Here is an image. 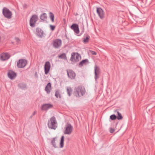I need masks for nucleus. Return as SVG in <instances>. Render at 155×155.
Instances as JSON below:
<instances>
[{"label":"nucleus","mask_w":155,"mask_h":155,"mask_svg":"<svg viewBox=\"0 0 155 155\" xmlns=\"http://www.w3.org/2000/svg\"><path fill=\"white\" fill-rule=\"evenodd\" d=\"M74 94L78 97L83 96L85 93V90L82 86H79L75 87Z\"/></svg>","instance_id":"obj_1"},{"label":"nucleus","mask_w":155,"mask_h":155,"mask_svg":"<svg viewBox=\"0 0 155 155\" xmlns=\"http://www.w3.org/2000/svg\"><path fill=\"white\" fill-rule=\"evenodd\" d=\"M48 127L50 129L55 130L58 127L57 122L55 117H52L48 120Z\"/></svg>","instance_id":"obj_2"},{"label":"nucleus","mask_w":155,"mask_h":155,"mask_svg":"<svg viewBox=\"0 0 155 155\" xmlns=\"http://www.w3.org/2000/svg\"><path fill=\"white\" fill-rule=\"evenodd\" d=\"M3 14L5 18L10 19L12 18V12L6 8H4L2 10Z\"/></svg>","instance_id":"obj_3"},{"label":"nucleus","mask_w":155,"mask_h":155,"mask_svg":"<svg viewBox=\"0 0 155 155\" xmlns=\"http://www.w3.org/2000/svg\"><path fill=\"white\" fill-rule=\"evenodd\" d=\"M38 19V16L36 15H34L32 16L29 21L30 25L31 27H34L35 26Z\"/></svg>","instance_id":"obj_4"},{"label":"nucleus","mask_w":155,"mask_h":155,"mask_svg":"<svg viewBox=\"0 0 155 155\" xmlns=\"http://www.w3.org/2000/svg\"><path fill=\"white\" fill-rule=\"evenodd\" d=\"M65 129L64 131V133L65 134L68 135L70 134L73 130V128L71 125L68 124L65 127Z\"/></svg>","instance_id":"obj_5"},{"label":"nucleus","mask_w":155,"mask_h":155,"mask_svg":"<svg viewBox=\"0 0 155 155\" xmlns=\"http://www.w3.org/2000/svg\"><path fill=\"white\" fill-rule=\"evenodd\" d=\"M62 44V41L61 40L59 39H57L54 41L53 43V45L55 48H58L61 46Z\"/></svg>","instance_id":"obj_6"},{"label":"nucleus","mask_w":155,"mask_h":155,"mask_svg":"<svg viewBox=\"0 0 155 155\" xmlns=\"http://www.w3.org/2000/svg\"><path fill=\"white\" fill-rule=\"evenodd\" d=\"M27 64V61L25 59L19 60L17 62V66L20 68L24 67Z\"/></svg>","instance_id":"obj_7"},{"label":"nucleus","mask_w":155,"mask_h":155,"mask_svg":"<svg viewBox=\"0 0 155 155\" xmlns=\"http://www.w3.org/2000/svg\"><path fill=\"white\" fill-rule=\"evenodd\" d=\"M97 12L100 18L102 19L104 18V12L101 8H97Z\"/></svg>","instance_id":"obj_8"},{"label":"nucleus","mask_w":155,"mask_h":155,"mask_svg":"<svg viewBox=\"0 0 155 155\" xmlns=\"http://www.w3.org/2000/svg\"><path fill=\"white\" fill-rule=\"evenodd\" d=\"M51 68L50 63L49 61H46L45 63L44 66L45 72L46 74H47Z\"/></svg>","instance_id":"obj_9"},{"label":"nucleus","mask_w":155,"mask_h":155,"mask_svg":"<svg viewBox=\"0 0 155 155\" xmlns=\"http://www.w3.org/2000/svg\"><path fill=\"white\" fill-rule=\"evenodd\" d=\"M71 28L73 30L74 32L76 34H78L79 32V30L78 25L76 24H73L71 26Z\"/></svg>","instance_id":"obj_10"},{"label":"nucleus","mask_w":155,"mask_h":155,"mask_svg":"<svg viewBox=\"0 0 155 155\" xmlns=\"http://www.w3.org/2000/svg\"><path fill=\"white\" fill-rule=\"evenodd\" d=\"M67 74L68 77L71 79H74L76 76L74 72L72 70H70L67 71Z\"/></svg>","instance_id":"obj_11"},{"label":"nucleus","mask_w":155,"mask_h":155,"mask_svg":"<svg viewBox=\"0 0 155 155\" xmlns=\"http://www.w3.org/2000/svg\"><path fill=\"white\" fill-rule=\"evenodd\" d=\"M8 75V77L11 80L15 79L16 76V74L12 71H9Z\"/></svg>","instance_id":"obj_12"},{"label":"nucleus","mask_w":155,"mask_h":155,"mask_svg":"<svg viewBox=\"0 0 155 155\" xmlns=\"http://www.w3.org/2000/svg\"><path fill=\"white\" fill-rule=\"evenodd\" d=\"M53 106L52 104H43L41 107V109L43 110H47L51 108Z\"/></svg>","instance_id":"obj_13"},{"label":"nucleus","mask_w":155,"mask_h":155,"mask_svg":"<svg viewBox=\"0 0 155 155\" xmlns=\"http://www.w3.org/2000/svg\"><path fill=\"white\" fill-rule=\"evenodd\" d=\"M10 57L9 55L7 53H3L1 55V59L2 61L7 60Z\"/></svg>","instance_id":"obj_14"},{"label":"nucleus","mask_w":155,"mask_h":155,"mask_svg":"<svg viewBox=\"0 0 155 155\" xmlns=\"http://www.w3.org/2000/svg\"><path fill=\"white\" fill-rule=\"evenodd\" d=\"M99 72L100 71L99 69H97V67L95 66L94 67V74L95 79L96 80L99 78L98 74L99 73Z\"/></svg>","instance_id":"obj_15"},{"label":"nucleus","mask_w":155,"mask_h":155,"mask_svg":"<svg viewBox=\"0 0 155 155\" xmlns=\"http://www.w3.org/2000/svg\"><path fill=\"white\" fill-rule=\"evenodd\" d=\"M51 88V84L49 82L45 87V90L47 93L49 94L50 92Z\"/></svg>","instance_id":"obj_16"},{"label":"nucleus","mask_w":155,"mask_h":155,"mask_svg":"<svg viewBox=\"0 0 155 155\" xmlns=\"http://www.w3.org/2000/svg\"><path fill=\"white\" fill-rule=\"evenodd\" d=\"M89 63V61L88 59H86L84 60H82L81 61L79 64V66L80 67H82L84 64L86 65L87 63Z\"/></svg>","instance_id":"obj_17"},{"label":"nucleus","mask_w":155,"mask_h":155,"mask_svg":"<svg viewBox=\"0 0 155 155\" xmlns=\"http://www.w3.org/2000/svg\"><path fill=\"white\" fill-rule=\"evenodd\" d=\"M74 56L75 57V62L79 61L81 58L80 55L77 53H74Z\"/></svg>","instance_id":"obj_18"},{"label":"nucleus","mask_w":155,"mask_h":155,"mask_svg":"<svg viewBox=\"0 0 155 155\" xmlns=\"http://www.w3.org/2000/svg\"><path fill=\"white\" fill-rule=\"evenodd\" d=\"M46 35V34L43 30L40 29L39 30V37L44 38L45 37Z\"/></svg>","instance_id":"obj_19"},{"label":"nucleus","mask_w":155,"mask_h":155,"mask_svg":"<svg viewBox=\"0 0 155 155\" xmlns=\"http://www.w3.org/2000/svg\"><path fill=\"white\" fill-rule=\"evenodd\" d=\"M67 91L68 95L69 96H70L72 94V91L71 87H67Z\"/></svg>","instance_id":"obj_20"},{"label":"nucleus","mask_w":155,"mask_h":155,"mask_svg":"<svg viewBox=\"0 0 155 155\" xmlns=\"http://www.w3.org/2000/svg\"><path fill=\"white\" fill-rule=\"evenodd\" d=\"M40 18L41 20H45L47 18V15L46 13H43L41 15Z\"/></svg>","instance_id":"obj_21"},{"label":"nucleus","mask_w":155,"mask_h":155,"mask_svg":"<svg viewBox=\"0 0 155 155\" xmlns=\"http://www.w3.org/2000/svg\"><path fill=\"white\" fill-rule=\"evenodd\" d=\"M56 137L53 138L51 141V144L52 145L53 147L55 148L57 147L56 145Z\"/></svg>","instance_id":"obj_22"},{"label":"nucleus","mask_w":155,"mask_h":155,"mask_svg":"<svg viewBox=\"0 0 155 155\" xmlns=\"http://www.w3.org/2000/svg\"><path fill=\"white\" fill-rule=\"evenodd\" d=\"M64 136H62L61 138L60 142V147L62 148L64 146Z\"/></svg>","instance_id":"obj_23"},{"label":"nucleus","mask_w":155,"mask_h":155,"mask_svg":"<svg viewBox=\"0 0 155 155\" xmlns=\"http://www.w3.org/2000/svg\"><path fill=\"white\" fill-rule=\"evenodd\" d=\"M49 16L51 21L53 22L54 21V14L51 12H50L49 13Z\"/></svg>","instance_id":"obj_24"},{"label":"nucleus","mask_w":155,"mask_h":155,"mask_svg":"<svg viewBox=\"0 0 155 155\" xmlns=\"http://www.w3.org/2000/svg\"><path fill=\"white\" fill-rule=\"evenodd\" d=\"M58 57L59 58L64 59V60L67 59L66 55V54L64 53L59 55Z\"/></svg>","instance_id":"obj_25"},{"label":"nucleus","mask_w":155,"mask_h":155,"mask_svg":"<svg viewBox=\"0 0 155 155\" xmlns=\"http://www.w3.org/2000/svg\"><path fill=\"white\" fill-rule=\"evenodd\" d=\"M116 112H117V118L118 120H120L122 119L123 117L122 116L121 113H120L119 111H116Z\"/></svg>","instance_id":"obj_26"},{"label":"nucleus","mask_w":155,"mask_h":155,"mask_svg":"<svg viewBox=\"0 0 155 155\" xmlns=\"http://www.w3.org/2000/svg\"><path fill=\"white\" fill-rule=\"evenodd\" d=\"M55 96L57 98H58V97L61 98V95L60 94L59 91H57L55 92Z\"/></svg>","instance_id":"obj_27"},{"label":"nucleus","mask_w":155,"mask_h":155,"mask_svg":"<svg viewBox=\"0 0 155 155\" xmlns=\"http://www.w3.org/2000/svg\"><path fill=\"white\" fill-rule=\"evenodd\" d=\"M117 118V116L114 114H113L110 116V119L112 120H114Z\"/></svg>","instance_id":"obj_28"},{"label":"nucleus","mask_w":155,"mask_h":155,"mask_svg":"<svg viewBox=\"0 0 155 155\" xmlns=\"http://www.w3.org/2000/svg\"><path fill=\"white\" fill-rule=\"evenodd\" d=\"M74 54H71V57L70 58V60L74 62H75V57L74 56V53H73Z\"/></svg>","instance_id":"obj_29"},{"label":"nucleus","mask_w":155,"mask_h":155,"mask_svg":"<svg viewBox=\"0 0 155 155\" xmlns=\"http://www.w3.org/2000/svg\"><path fill=\"white\" fill-rule=\"evenodd\" d=\"M34 33L38 36H39V29L38 28H36L35 30L34 31Z\"/></svg>","instance_id":"obj_30"},{"label":"nucleus","mask_w":155,"mask_h":155,"mask_svg":"<svg viewBox=\"0 0 155 155\" xmlns=\"http://www.w3.org/2000/svg\"><path fill=\"white\" fill-rule=\"evenodd\" d=\"M89 39V37H88L87 36L84 39V43H86L88 42V40Z\"/></svg>","instance_id":"obj_31"},{"label":"nucleus","mask_w":155,"mask_h":155,"mask_svg":"<svg viewBox=\"0 0 155 155\" xmlns=\"http://www.w3.org/2000/svg\"><path fill=\"white\" fill-rule=\"evenodd\" d=\"M50 28L51 29L52 31L54 30L55 28V26H54L52 25H50Z\"/></svg>","instance_id":"obj_32"},{"label":"nucleus","mask_w":155,"mask_h":155,"mask_svg":"<svg viewBox=\"0 0 155 155\" xmlns=\"http://www.w3.org/2000/svg\"><path fill=\"white\" fill-rule=\"evenodd\" d=\"M114 130H114V129L112 128H110V133H113L114 132Z\"/></svg>","instance_id":"obj_33"},{"label":"nucleus","mask_w":155,"mask_h":155,"mask_svg":"<svg viewBox=\"0 0 155 155\" xmlns=\"http://www.w3.org/2000/svg\"><path fill=\"white\" fill-rule=\"evenodd\" d=\"M15 40L17 42H19L20 41L19 38H15Z\"/></svg>","instance_id":"obj_34"},{"label":"nucleus","mask_w":155,"mask_h":155,"mask_svg":"<svg viewBox=\"0 0 155 155\" xmlns=\"http://www.w3.org/2000/svg\"><path fill=\"white\" fill-rule=\"evenodd\" d=\"M92 54H93V55H96V53L94 51H92Z\"/></svg>","instance_id":"obj_35"},{"label":"nucleus","mask_w":155,"mask_h":155,"mask_svg":"<svg viewBox=\"0 0 155 155\" xmlns=\"http://www.w3.org/2000/svg\"><path fill=\"white\" fill-rule=\"evenodd\" d=\"M35 76H36V77H37H37H38V74H37V73H36V72L35 73Z\"/></svg>","instance_id":"obj_36"},{"label":"nucleus","mask_w":155,"mask_h":155,"mask_svg":"<svg viewBox=\"0 0 155 155\" xmlns=\"http://www.w3.org/2000/svg\"><path fill=\"white\" fill-rule=\"evenodd\" d=\"M35 112H34V113H33V115H35Z\"/></svg>","instance_id":"obj_37"},{"label":"nucleus","mask_w":155,"mask_h":155,"mask_svg":"<svg viewBox=\"0 0 155 155\" xmlns=\"http://www.w3.org/2000/svg\"><path fill=\"white\" fill-rule=\"evenodd\" d=\"M66 38H67V35H66Z\"/></svg>","instance_id":"obj_38"}]
</instances>
